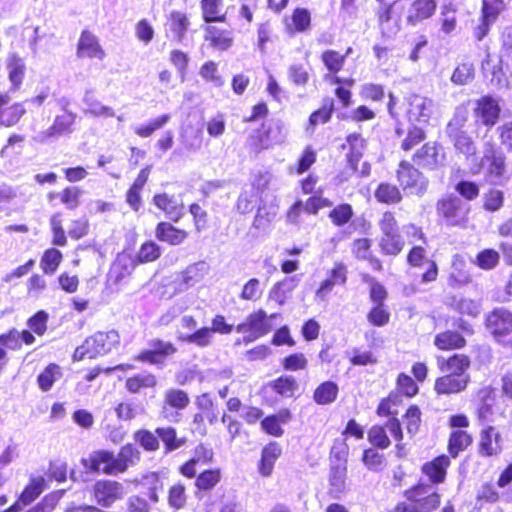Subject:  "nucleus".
<instances>
[{"label":"nucleus","mask_w":512,"mask_h":512,"mask_svg":"<svg viewBox=\"0 0 512 512\" xmlns=\"http://www.w3.org/2000/svg\"><path fill=\"white\" fill-rule=\"evenodd\" d=\"M157 384L155 375L147 372L139 373L126 380L125 387L131 393H138L143 388H153Z\"/></svg>","instance_id":"obj_38"},{"label":"nucleus","mask_w":512,"mask_h":512,"mask_svg":"<svg viewBox=\"0 0 512 512\" xmlns=\"http://www.w3.org/2000/svg\"><path fill=\"white\" fill-rule=\"evenodd\" d=\"M160 255V247L153 241H147L141 245L136 258L139 263H148L155 261Z\"/></svg>","instance_id":"obj_54"},{"label":"nucleus","mask_w":512,"mask_h":512,"mask_svg":"<svg viewBox=\"0 0 512 512\" xmlns=\"http://www.w3.org/2000/svg\"><path fill=\"white\" fill-rule=\"evenodd\" d=\"M487 329L500 341L512 332V313L505 308H496L486 318Z\"/></svg>","instance_id":"obj_13"},{"label":"nucleus","mask_w":512,"mask_h":512,"mask_svg":"<svg viewBox=\"0 0 512 512\" xmlns=\"http://www.w3.org/2000/svg\"><path fill=\"white\" fill-rule=\"evenodd\" d=\"M502 451L501 435L496 428L489 426L480 433L479 453L490 457L500 454Z\"/></svg>","instance_id":"obj_18"},{"label":"nucleus","mask_w":512,"mask_h":512,"mask_svg":"<svg viewBox=\"0 0 512 512\" xmlns=\"http://www.w3.org/2000/svg\"><path fill=\"white\" fill-rule=\"evenodd\" d=\"M83 104L85 105L84 113L95 118H112L116 116L115 110L103 104L90 92H86L83 96Z\"/></svg>","instance_id":"obj_22"},{"label":"nucleus","mask_w":512,"mask_h":512,"mask_svg":"<svg viewBox=\"0 0 512 512\" xmlns=\"http://www.w3.org/2000/svg\"><path fill=\"white\" fill-rule=\"evenodd\" d=\"M450 465V459L446 455H441L431 462L424 464L422 471L433 483H441L446 477V470Z\"/></svg>","instance_id":"obj_24"},{"label":"nucleus","mask_w":512,"mask_h":512,"mask_svg":"<svg viewBox=\"0 0 512 512\" xmlns=\"http://www.w3.org/2000/svg\"><path fill=\"white\" fill-rule=\"evenodd\" d=\"M347 281V268L342 263H337L330 271L327 279L322 281L315 292L316 302H327L328 296L336 285H344Z\"/></svg>","instance_id":"obj_15"},{"label":"nucleus","mask_w":512,"mask_h":512,"mask_svg":"<svg viewBox=\"0 0 512 512\" xmlns=\"http://www.w3.org/2000/svg\"><path fill=\"white\" fill-rule=\"evenodd\" d=\"M375 198L382 203L394 204L402 199L399 189L389 183H380L375 191Z\"/></svg>","instance_id":"obj_45"},{"label":"nucleus","mask_w":512,"mask_h":512,"mask_svg":"<svg viewBox=\"0 0 512 512\" xmlns=\"http://www.w3.org/2000/svg\"><path fill=\"white\" fill-rule=\"evenodd\" d=\"M156 238L170 245H180L188 237L185 230L178 229L168 222H160L155 231Z\"/></svg>","instance_id":"obj_25"},{"label":"nucleus","mask_w":512,"mask_h":512,"mask_svg":"<svg viewBox=\"0 0 512 512\" xmlns=\"http://www.w3.org/2000/svg\"><path fill=\"white\" fill-rule=\"evenodd\" d=\"M7 69L9 80L16 90L22 84L25 75V63L22 58L16 54H11L7 58Z\"/></svg>","instance_id":"obj_33"},{"label":"nucleus","mask_w":512,"mask_h":512,"mask_svg":"<svg viewBox=\"0 0 512 512\" xmlns=\"http://www.w3.org/2000/svg\"><path fill=\"white\" fill-rule=\"evenodd\" d=\"M280 455L281 447L276 442H272L263 448L259 466V472L262 476L271 475L275 461Z\"/></svg>","instance_id":"obj_31"},{"label":"nucleus","mask_w":512,"mask_h":512,"mask_svg":"<svg viewBox=\"0 0 512 512\" xmlns=\"http://www.w3.org/2000/svg\"><path fill=\"white\" fill-rule=\"evenodd\" d=\"M221 479L219 469L205 470L199 474L195 485L199 490L209 491L213 489Z\"/></svg>","instance_id":"obj_50"},{"label":"nucleus","mask_w":512,"mask_h":512,"mask_svg":"<svg viewBox=\"0 0 512 512\" xmlns=\"http://www.w3.org/2000/svg\"><path fill=\"white\" fill-rule=\"evenodd\" d=\"M501 65L512 66V27L504 29L502 33V48L500 51Z\"/></svg>","instance_id":"obj_55"},{"label":"nucleus","mask_w":512,"mask_h":512,"mask_svg":"<svg viewBox=\"0 0 512 512\" xmlns=\"http://www.w3.org/2000/svg\"><path fill=\"white\" fill-rule=\"evenodd\" d=\"M436 9V0H414L406 10V24L408 26L416 27L425 20L430 19L435 14Z\"/></svg>","instance_id":"obj_12"},{"label":"nucleus","mask_w":512,"mask_h":512,"mask_svg":"<svg viewBox=\"0 0 512 512\" xmlns=\"http://www.w3.org/2000/svg\"><path fill=\"white\" fill-rule=\"evenodd\" d=\"M474 79V66L466 62L459 64L452 73L451 82L455 85H467Z\"/></svg>","instance_id":"obj_51"},{"label":"nucleus","mask_w":512,"mask_h":512,"mask_svg":"<svg viewBox=\"0 0 512 512\" xmlns=\"http://www.w3.org/2000/svg\"><path fill=\"white\" fill-rule=\"evenodd\" d=\"M467 120L468 110L465 107H457L453 117L446 126V134L459 153L470 157L475 155L476 146L464 130Z\"/></svg>","instance_id":"obj_2"},{"label":"nucleus","mask_w":512,"mask_h":512,"mask_svg":"<svg viewBox=\"0 0 512 512\" xmlns=\"http://www.w3.org/2000/svg\"><path fill=\"white\" fill-rule=\"evenodd\" d=\"M78 114L76 112L58 113L54 116L52 124L33 136V141L39 144H48L62 137H69L77 130Z\"/></svg>","instance_id":"obj_3"},{"label":"nucleus","mask_w":512,"mask_h":512,"mask_svg":"<svg viewBox=\"0 0 512 512\" xmlns=\"http://www.w3.org/2000/svg\"><path fill=\"white\" fill-rule=\"evenodd\" d=\"M332 112L333 101L330 100L328 105L325 104L323 107L310 115L309 126L307 127V130H311V132H313L316 125L327 123L331 118Z\"/></svg>","instance_id":"obj_57"},{"label":"nucleus","mask_w":512,"mask_h":512,"mask_svg":"<svg viewBox=\"0 0 512 512\" xmlns=\"http://www.w3.org/2000/svg\"><path fill=\"white\" fill-rule=\"evenodd\" d=\"M500 111L501 108L497 100L490 96H484L477 100L474 116L477 123L491 128L496 124Z\"/></svg>","instance_id":"obj_14"},{"label":"nucleus","mask_w":512,"mask_h":512,"mask_svg":"<svg viewBox=\"0 0 512 512\" xmlns=\"http://www.w3.org/2000/svg\"><path fill=\"white\" fill-rule=\"evenodd\" d=\"M45 479L41 476L34 477L30 480V483L25 487L21 493L20 502L23 505H28L33 502L44 490Z\"/></svg>","instance_id":"obj_41"},{"label":"nucleus","mask_w":512,"mask_h":512,"mask_svg":"<svg viewBox=\"0 0 512 512\" xmlns=\"http://www.w3.org/2000/svg\"><path fill=\"white\" fill-rule=\"evenodd\" d=\"M154 205L165 212L172 221H178L183 215V204L175 196L167 193L156 194L153 197Z\"/></svg>","instance_id":"obj_20"},{"label":"nucleus","mask_w":512,"mask_h":512,"mask_svg":"<svg viewBox=\"0 0 512 512\" xmlns=\"http://www.w3.org/2000/svg\"><path fill=\"white\" fill-rule=\"evenodd\" d=\"M299 283L300 275L287 276L273 285L269 291L268 298L279 305H284Z\"/></svg>","instance_id":"obj_19"},{"label":"nucleus","mask_w":512,"mask_h":512,"mask_svg":"<svg viewBox=\"0 0 512 512\" xmlns=\"http://www.w3.org/2000/svg\"><path fill=\"white\" fill-rule=\"evenodd\" d=\"M83 191L76 186L66 187L60 194L61 202L66 206L69 210L76 209L80 204V197L82 196Z\"/></svg>","instance_id":"obj_56"},{"label":"nucleus","mask_w":512,"mask_h":512,"mask_svg":"<svg viewBox=\"0 0 512 512\" xmlns=\"http://www.w3.org/2000/svg\"><path fill=\"white\" fill-rule=\"evenodd\" d=\"M482 163H489L487 173L492 183H500L505 174V162L504 157L499 155H489L485 153Z\"/></svg>","instance_id":"obj_34"},{"label":"nucleus","mask_w":512,"mask_h":512,"mask_svg":"<svg viewBox=\"0 0 512 512\" xmlns=\"http://www.w3.org/2000/svg\"><path fill=\"white\" fill-rule=\"evenodd\" d=\"M178 339L181 342L194 344L198 347H207L211 344L212 330L208 327H203L191 334L180 333Z\"/></svg>","instance_id":"obj_39"},{"label":"nucleus","mask_w":512,"mask_h":512,"mask_svg":"<svg viewBox=\"0 0 512 512\" xmlns=\"http://www.w3.org/2000/svg\"><path fill=\"white\" fill-rule=\"evenodd\" d=\"M500 59L496 61L490 54H487L482 61V71L485 77L491 76V82L500 84L502 76V66Z\"/></svg>","instance_id":"obj_49"},{"label":"nucleus","mask_w":512,"mask_h":512,"mask_svg":"<svg viewBox=\"0 0 512 512\" xmlns=\"http://www.w3.org/2000/svg\"><path fill=\"white\" fill-rule=\"evenodd\" d=\"M199 73L203 79L216 87H221L224 84L222 77L218 74L217 64L213 61L204 63Z\"/></svg>","instance_id":"obj_64"},{"label":"nucleus","mask_w":512,"mask_h":512,"mask_svg":"<svg viewBox=\"0 0 512 512\" xmlns=\"http://www.w3.org/2000/svg\"><path fill=\"white\" fill-rule=\"evenodd\" d=\"M437 212L447 225L460 226L467 220L469 206L457 196L450 195L437 202Z\"/></svg>","instance_id":"obj_4"},{"label":"nucleus","mask_w":512,"mask_h":512,"mask_svg":"<svg viewBox=\"0 0 512 512\" xmlns=\"http://www.w3.org/2000/svg\"><path fill=\"white\" fill-rule=\"evenodd\" d=\"M464 337L454 331H445L435 336L434 344L441 350L459 349L465 346Z\"/></svg>","instance_id":"obj_35"},{"label":"nucleus","mask_w":512,"mask_h":512,"mask_svg":"<svg viewBox=\"0 0 512 512\" xmlns=\"http://www.w3.org/2000/svg\"><path fill=\"white\" fill-rule=\"evenodd\" d=\"M504 203V194L500 190L491 189L483 196V207L486 211L496 212Z\"/></svg>","instance_id":"obj_60"},{"label":"nucleus","mask_w":512,"mask_h":512,"mask_svg":"<svg viewBox=\"0 0 512 512\" xmlns=\"http://www.w3.org/2000/svg\"><path fill=\"white\" fill-rule=\"evenodd\" d=\"M62 260V253L55 248L46 250L42 256L40 266L43 272L47 275H52L56 272Z\"/></svg>","instance_id":"obj_47"},{"label":"nucleus","mask_w":512,"mask_h":512,"mask_svg":"<svg viewBox=\"0 0 512 512\" xmlns=\"http://www.w3.org/2000/svg\"><path fill=\"white\" fill-rule=\"evenodd\" d=\"M438 365L442 371L450 374L469 375L466 371L470 367V359L464 354H454L448 359L439 357Z\"/></svg>","instance_id":"obj_30"},{"label":"nucleus","mask_w":512,"mask_h":512,"mask_svg":"<svg viewBox=\"0 0 512 512\" xmlns=\"http://www.w3.org/2000/svg\"><path fill=\"white\" fill-rule=\"evenodd\" d=\"M83 466L94 473H103L106 475H117L115 468L114 453L108 450H96L82 459Z\"/></svg>","instance_id":"obj_9"},{"label":"nucleus","mask_w":512,"mask_h":512,"mask_svg":"<svg viewBox=\"0 0 512 512\" xmlns=\"http://www.w3.org/2000/svg\"><path fill=\"white\" fill-rule=\"evenodd\" d=\"M187 496L185 493V486L181 483L173 485L169 489L168 503L174 509H181L185 506Z\"/></svg>","instance_id":"obj_63"},{"label":"nucleus","mask_w":512,"mask_h":512,"mask_svg":"<svg viewBox=\"0 0 512 512\" xmlns=\"http://www.w3.org/2000/svg\"><path fill=\"white\" fill-rule=\"evenodd\" d=\"M440 496L438 493L431 494L419 503L398 504L394 512H430L438 507Z\"/></svg>","instance_id":"obj_32"},{"label":"nucleus","mask_w":512,"mask_h":512,"mask_svg":"<svg viewBox=\"0 0 512 512\" xmlns=\"http://www.w3.org/2000/svg\"><path fill=\"white\" fill-rule=\"evenodd\" d=\"M273 389L284 397H292L298 384L293 376H281L273 382Z\"/></svg>","instance_id":"obj_53"},{"label":"nucleus","mask_w":512,"mask_h":512,"mask_svg":"<svg viewBox=\"0 0 512 512\" xmlns=\"http://www.w3.org/2000/svg\"><path fill=\"white\" fill-rule=\"evenodd\" d=\"M201 9L205 22H224L223 0H202Z\"/></svg>","instance_id":"obj_36"},{"label":"nucleus","mask_w":512,"mask_h":512,"mask_svg":"<svg viewBox=\"0 0 512 512\" xmlns=\"http://www.w3.org/2000/svg\"><path fill=\"white\" fill-rule=\"evenodd\" d=\"M77 56L79 58H95L103 60L106 56L104 49L96 35L88 30L82 31L77 44Z\"/></svg>","instance_id":"obj_16"},{"label":"nucleus","mask_w":512,"mask_h":512,"mask_svg":"<svg viewBox=\"0 0 512 512\" xmlns=\"http://www.w3.org/2000/svg\"><path fill=\"white\" fill-rule=\"evenodd\" d=\"M122 483L114 480H98L93 485V497L96 503L104 508H110L116 501L124 497Z\"/></svg>","instance_id":"obj_7"},{"label":"nucleus","mask_w":512,"mask_h":512,"mask_svg":"<svg viewBox=\"0 0 512 512\" xmlns=\"http://www.w3.org/2000/svg\"><path fill=\"white\" fill-rule=\"evenodd\" d=\"M134 439L147 451H156L159 448L157 434H153L149 430H138L134 434Z\"/></svg>","instance_id":"obj_62"},{"label":"nucleus","mask_w":512,"mask_h":512,"mask_svg":"<svg viewBox=\"0 0 512 512\" xmlns=\"http://www.w3.org/2000/svg\"><path fill=\"white\" fill-rule=\"evenodd\" d=\"M278 213V206L271 204L269 206H260L257 210V214L254 218L253 225L255 228H265L270 222H272Z\"/></svg>","instance_id":"obj_52"},{"label":"nucleus","mask_w":512,"mask_h":512,"mask_svg":"<svg viewBox=\"0 0 512 512\" xmlns=\"http://www.w3.org/2000/svg\"><path fill=\"white\" fill-rule=\"evenodd\" d=\"M347 468L345 465L332 466L329 474V495L339 499L346 489Z\"/></svg>","instance_id":"obj_28"},{"label":"nucleus","mask_w":512,"mask_h":512,"mask_svg":"<svg viewBox=\"0 0 512 512\" xmlns=\"http://www.w3.org/2000/svg\"><path fill=\"white\" fill-rule=\"evenodd\" d=\"M338 395V386L332 381L320 384L313 394L314 401L319 405H326L334 402Z\"/></svg>","instance_id":"obj_37"},{"label":"nucleus","mask_w":512,"mask_h":512,"mask_svg":"<svg viewBox=\"0 0 512 512\" xmlns=\"http://www.w3.org/2000/svg\"><path fill=\"white\" fill-rule=\"evenodd\" d=\"M397 178L402 188L410 194L422 195L427 189V179L418 169L406 161L400 162Z\"/></svg>","instance_id":"obj_5"},{"label":"nucleus","mask_w":512,"mask_h":512,"mask_svg":"<svg viewBox=\"0 0 512 512\" xmlns=\"http://www.w3.org/2000/svg\"><path fill=\"white\" fill-rule=\"evenodd\" d=\"M445 154L441 145L435 142L424 144L413 156V162L425 169L434 170L443 165Z\"/></svg>","instance_id":"obj_10"},{"label":"nucleus","mask_w":512,"mask_h":512,"mask_svg":"<svg viewBox=\"0 0 512 512\" xmlns=\"http://www.w3.org/2000/svg\"><path fill=\"white\" fill-rule=\"evenodd\" d=\"M270 330L271 325L267 320V314L262 309L250 314L243 323H240L236 327L238 333H247V335L244 336L245 343L255 341L269 333Z\"/></svg>","instance_id":"obj_6"},{"label":"nucleus","mask_w":512,"mask_h":512,"mask_svg":"<svg viewBox=\"0 0 512 512\" xmlns=\"http://www.w3.org/2000/svg\"><path fill=\"white\" fill-rule=\"evenodd\" d=\"M263 294V287L257 278H252L243 286L240 298L247 301H257Z\"/></svg>","instance_id":"obj_59"},{"label":"nucleus","mask_w":512,"mask_h":512,"mask_svg":"<svg viewBox=\"0 0 512 512\" xmlns=\"http://www.w3.org/2000/svg\"><path fill=\"white\" fill-rule=\"evenodd\" d=\"M189 25L190 22L186 14L180 11H172L166 23L167 33L171 34L172 39L177 43H182Z\"/></svg>","instance_id":"obj_21"},{"label":"nucleus","mask_w":512,"mask_h":512,"mask_svg":"<svg viewBox=\"0 0 512 512\" xmlns=\"http://www.w3.org/2000/svg\"><path fill=\"white\" fill-rule=\"evenodd\" d=\"M115 468L119 473H124L130 466H134L140 460V452L133 444H126L121 447L115 456Z\"/></svg>","instance_id":"obj_26"},{"label":"nucleus","mask_w":512,"mask_h":512,"mask_svg":"<svg viewBox=\"0 0 512 512\" xmlns=\"http://www.w3.org/2000/svg\"><path fill=\"white\" fill-rule=\"evenodd\" d=\"M322 61L325 67L331 73L339 72L345 62V56H342L339 52L335 50H327L322 54Z\"/></svg>","instance_id":"obj_61"},{"label":"nucleus","mask_w":512,"mask_h":512,"mask_svg":"<svg viewBox=\"0 0 512 512\" xmlns=\"http://www.w3.org/2000/svg\"><path fill=\"white\" fill-rule=\"evenodd\" d=\"M470 382L469 375L450 374L436 379L434 389L437 394L449 395L464 391Z\"/></svg>","instance_id":"obj_17"},{"label":"nucleus","mask_w":512,"mask_h":512,"mask_svg":"<svg viewBox=\"0 0 512 512\" xmlns=\"http://www.w3.org/2000/svg\"><path fill=\"white\" fill-rule=\"evenodd\" d=\"M380 247L383 253L396 256L402 251L404 241L398 232L384 234L380 241Z\"/></svg>","instance_id":"obj_46"},{"label":"nucleus","mask_w":512,"mask_h":512,"mask_svg":"<svg viewBox=\"0 0 512 512\" xmlns=\"http://www.w3.org/2000/svg\"><path fill=\"white\" fill-rule=\"evenodd\" d=\"M205 40L209 41L214 48L224 51L232 46L233 36L229 30L209 25L205 28Z\"/></svg>","instance_id":"obj_29"},{"label":"nucleus","mask_w":512,"mask_h":512,"mask_svg":"<svg viewBox=\"0 0 512 512\" xmlns=\"http://www.w3.org/2000/svg\"><path fill=\"white\" fill-rule=\"evenodd\" d=\"M210 266L205 261H198L194 264L189 265L182 272V289H188L201 282L204 277L209 273Z\"/></svg>","instance_id":"obj_23"},{"label":"nucleus","mask_w":512,"mask_h":512,"mask_svg":"<svg viewBox=\"0 0 512 512\" xmlns=\"http://www.w3.org/2000/svg\"><path fill=\"white\" fill-rule=\"evenodd\" d=\"M346 143L349 146V153L347 154L348 163L352 172L358 169V163L362 158L366 149V142L358 133H352L347 136Z\"/></svg>","instance_id":"obj_27"},{"label":"nucleus","mask_w":512,"mask_h":512,"mask_svg":"<svg viewBox=\"0 0 512 512\" xmlns=\"http://www.w3.org/2000/svg\"><path fill=\"white\" fill-rule=\"evenodd\" d=\"M26 113L22 103H15L11 106L0 109V124L6 127L15 125Z\"/></svg>","instance_id":"obj_42"},{"label":"nucleus","mask_w":512,"mask_h":512,"mask_svg":"<svg viewBox=\"0 0 512 512\" xmlns=\"http://www.w3.org/2000/svg\"><path fill=\"white\" fill-rule=\"evenodd\" d=\"M62 376L61 368L57 364H49L37 378L38 385L42 391H49L53 384Z\"/></svg>","instance_id":"obj_44"},{"label":"nucleus","mask_w":512,"mask_h":512,"mask_svg":"<svg viewBox=\"0 0 512 512\" xmlns=\"http://www.w3.org/2000/svg\"><path fill=\"white\" fill-rule=\"evenodd\" d=\"M353 216V210L349 204H340L329 213V218L336 226H343L348 223Z\"/></svg>","instance_id":"obj_58"},{"label":"nucleus","mask_w":512,"mask_h":512,"mask_svg":"<svg viewBox=\"0 0 512 512\" xmlns=\"http://www.w3.org/2000/svg\"><path fill=\"white\" fill-rule=\"evenodd\" d=\"M176 351V347L171 342L153 339L149 342V349L142 351L137 359L154 365H162L166 358Z\"/></svg>","instance_id":"obj_11"},{"label":"nucleus","mask_w":512,"mask_h":512,"mask_svg":"<svg viewBox=\"0 0 512 512\" xmlns=\"http://www.w3.org/2000/svg\"><path fill=\"white\" fill-rule=\"evenodd\" d=\"M187 393L180 389H169L165 392L164 403L176 410H183L189 405Z\"/></svg>","instance_id":"obj_48"},{"label":"nucleus","mask_w":512,"mask_h":512,"mask_svg":"<svg viewBox=\"0 0 512 512\" xmlns=\"http://www.w3.org/2000/svg\"><path fill=\"white\" fill-rule=\"evenodd\" d=\"M472 442L471 436L463 430H456L451 433L448 443L449 453L456 457L465 450Z\"/></svg>","instance_id":"obj_40"},{"label":"nucleus","mask_w":512,"mask_h":512,"mask_svg":"<svg viewBox=\"0 0 512 512\" xmlns=\"http://www.w3.org/2000/svg\"><path fill=\"white\" fill-rule=\"evenodd\" d=\"M155 433L158 440L160 439L164 443L167 452L174 451L184 444V441L177 437L176 430L173 427H158Z\"/></svg>","instance_id":"obj_43"},{"label":"nucleus","mask_w":512,"mask_h":512,"mask_svg":"<svg viewBox=\"0 0 512 512\" xmlns=\"http://www.w3.org/2000/svg\"><path fill=\"white\" fill-rule=\"evenodd\" d=\"M407 115L412 123L426 124L435 111V103L432 99L413 94L408 97Z\"/></svg>","instance_id":"obj_8"},{"label":"nucleus","mask_w":512,"mask_h":512,"mask_svg":"<svg viewBox=\"0 0 512 512\" xmlns=\"http://www.w3.org/2000/svg\"><path fill=\"white\" fill-rule=\"evenodd\" d=\"M120 342L117 331L97 332L88 337L81 346L77 347L73 354L74 361L93 359L111 352Z\"/></svg>","instance_id":"obj_1"}]
</instances>
